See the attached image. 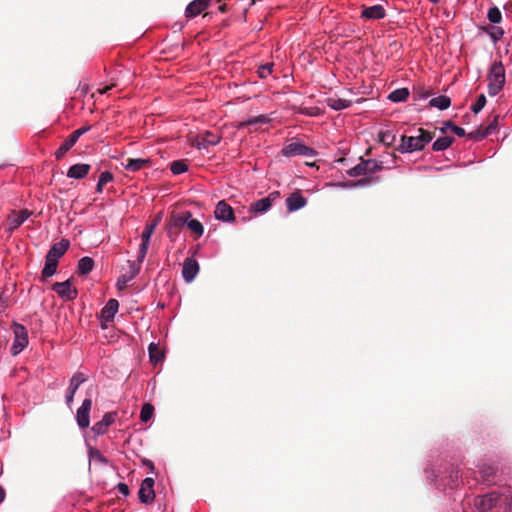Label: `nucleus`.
<instances>
[{
  "label": "nucleus",
  "instance_id": "nucleus-1",
  "mask_svg": "<svg viewBox=\"0 0 512 512\" xmlns=\"http://www.w3.org/2000/svg\"><path fill=\"white\" fill-rule=\"evenodd\" d=\"M488 93L490 96L497 95L505 85V69L501 61L494 62L489 70L487 77Z\"/></svg>",
  "mask_w": 512,
  "mask_h": 512
},
{
  "label": "nucleus",
  "instance_id": "nucleus-2",
  "mask_svg": "<svg viewBox=\"0 0 512 512\" xmlns=\"http://www.w3.org/2000/svg\"><path fill=\"white\" fill-rule=\"evenodd\" d=\"M383 169L382 163L374 159L361 160L359 164L350 168L347 174L350 177H358L367 174H373Z\"/></svg>",
  "mask_w": 512,
  "mask_h": 512
},
{
  "label": "nucleus",
  "instance_id": "nucleus-3",
  "mask_svg": "<svg viewBox=\"0 0 512 512\" xmlns=\"http://www.w3.org/2000/svg\"><path fill=\"white\" fill-rule=\"evenodd\" d=\"M281 153L285 157H293L300 155L306 158H313L317 155V152L313 148L308 147L299 141L286 144L282 148Z\"/></svg>",
  "mask_w": 512,
  "mask_h": 512
},
{
  "label": "nucleus",
  "instance_id": "nucleus-4",
  "mask_svg": "<svg viewBox=\"0 0 512 512\" xmlns=\"http://www.w3.org/2000/svg\"><path fill=\"white\" fill-rule=\"evenodd\" d=\"M14 342L11 347L12 355H18L28 345L27 329L18 323L13 324Z\"/></svg>",
  "mask_w": 512,
  "mask_h": 512
},
{
  "label": "nucleus",
  "instance_id": "nucleus-5",
  "mask_svg": "<svg viewBox=\"0 0 512 512\" xmlns=\"http://www.w3.org/2000/svg\"><path fill=\"white\" fill-rule=\"evenodd\" d=\"M501 498V494L493 491L485 495H479L474 499V506L481 512H488L496 506Z\"/></svg>",
  "mask_w": 512,
  "mask_h": 512
},
{
  "label": "nucleus",
  "instance_id": "nucleus-6",
  "mask_svg": "<svg viewBox=\"0 0 512 512\" xmlns=\"http://www.w3.org/2000/svg\"><path fill=\"white\" fill-rule=\"evenodd\" d=\"M52 290L56 292L59 297L65 301H72L76 299L78 291L71 285V280L68 279L64 282H56L52 285Z\"/></svg>",
  "mask_w": 512,
  "mask_h": 512
},
{
  "label": "nucleus",
  "instance_id": "nucleus-7",
  "mask_svg": "<svg viewBox=\"0 0 512 512\" xmlns=\"http://www.w3.org/2000/svg\"><path fill=\"white\" fill-rule=\"evenodd\" d=\"M154 483V479L151 477H147L142 481L140 489L138 491L140 502L144 504H150L154 501Z\"/></svg>",
  "mask_w": 512,
  "mask_h": 512
},
{
  "label": "nucleus",
  "instance_id": "nucleus-8",
  "mask_svg": "<svg viewBox=\"0 0 512 512\" xmlns=\"http://www.w3.org/2000/svg\"><path fill=\"white\" fill-rule=\"evenodd\" d=\"M91 408L92 400L90 398H86L83 400L82 405L77 410L76 421L81 429L88 428L90 425Z\"/></svg>",
  "mask_w": 512,
  "mask_h": 512
},
{
  "label": "nucleus",
  "instance_id": "nucleus-9",
  "mask_svg": "<svg viewBox=\"0 0 512 512\" xmlns=\"http://www.w3.org/2000/svg\"><path fill=\"white\" fill-rule=\"evenodd\" d=\"M31 214L32 212L27 209H23L20 211H11V213L7 217V225L9 232H13L17 228H19L24 223V221H26L31 216Z\"/></svg>",
  "mask_w": 512,
  "mask_h": 512
},
{
  "label": "nucleus",
  "instance_id": "nucleus-10",
  "mask_svg": "<svg viewBox=\"0 0 512 512\" xmlns=\"http://www.w3.org/2000/svg\"><path fill=\"white\" fill-rule=\"evenodd\" d=\"M424 149L418 136H401V142L397 150L401 153H410Z\"/></svg>",
  "mask_w": 512,
  "mask_h": 512
},
{
  "label": "nucleus",
  "instance_id": "nucleus-11",
  "mask_svg": "<svg viewBox=\"0 0 512 512\" xmlns=\"http://www.w3.org/2000/svg\"><path fill=\"white\" fill-rule=\"evenodd\" d=\"M192 216L191 212L185 211L179 214H173L167 224V234L172 238L173 230H180L187 224V219Z\"/></svg>",
  "mask_w": 512,
  "mask_h": 512
},
{
  "label": "nucleus",
  "instance_id": "nucleus-12",
  "mask_svg": "<svg viewBox=\"0 0 512 512\" xmlns=\"http://www.w3.org/2000/svg\"><path fill=\"white\" fill-rule=\"evenodd\" d=\"M87 380V377L82 372L75 373L70 379L69 387L66 393V404L68 407H71L74 399V395L79 388V386Z\"/></svg>",
  "mask_w": 512,
  "mask_h": 512
},
{
  "label": "nucleus",
  "instance_id": "nucleus-13",
  "mask_svg": "<svg viewBox=\"0 0 512 512\" xmlns=\"http://www.w3.org/2000/svg\"><path fill=\"white\" fill-rule=\"evenodd\" d=\"M214 214L216 219L224 222H233L235 220L234 210L225 200L218 202Z\"/></svg>",
  "mask_w": 512,
  "mask_h": 512
},
{
  "label": "nucleus",
  "instance_id": "nucleus-14",
  "mask_svg": "<svg viewBox=\"0 0 512 512\" xmlns=\"http://www.w3.org/2000/svg\"><path fill=\"white\" fill-rule=\"evenodd\" d=\"M279 197V192H273L269 196L253 202L250 205V212L264 213L270 209L272 202Z\"/></svg>",
  "mask_w": 512,
  "mask_h": 512
},
{
  "label": "nucleus",
  "instance_id": "nucleus-15",
  "mask_svg": "<svg viewBox=\"0 0 512 512\" xmlns=\"http://www.w3.org/2000/svg\"><path fill=\"white\" fill-rule=\"evenodd\" d=\"M198 272H199L198 262L194 258H191V257L186 258L183 263V268H182V275H183L184 280L187 283L192 282L194 280V278L196 277V275L198 274Z\"/></svg>",
  "mask_w": 512,
  "mask_h": 512
},
{
  "label": "nucleus",
  "instance_id": "nucleus-16",
  "mask_svg": "<svg viewBox=\"0 0 512 512\" xmlns=\"http://www.w3.org/2000/svg\"><path fill=\"white\" fill-rule=\"evenodd\" d=\"M386 16V10L382 5L363 6L361 17L367 20H379Z\"/></svg>",
  "mask_w": 512,
  "mask_h": 512
},
{
  "label": "nucleus",
  "instance_id": "nucleus-17",
  "mask_svg": "<svg viewBox=\"0 0 512 512\" xmlns=\"http://www.w3.org/2000/svg\"><path fill=\"white\" fill-rule=\"evenodd\" d=\"M155 230V224H148L142 232L141 239L142 243L139 249V263H142L145 259L149 247L151 235Z\"/></svg>",
  "mask_w": 512,
  "mask_h": 512
},
{
  "label": "nucleus",
  "instance_id": "nucleus-18",
  "mask_svg": "<svg viewBox=\"0 0 512 512\" xmlns=\"http://www.w3.org/2000/svg\"><path fill=\"white\" fill-rule=\"evenodd\" d=\"M70 245L69 240L62 239L61 241L53 244L49 249L46 257L59 261V259L66 253Z\"/></svg>",
  "mask_w": 512,
  "mask_h": 512
},
{
  "label": "nucleus",
  "instance_id": "nucleus-19",
  "mask_svg": "<svg viewBox=\"0 0 512 512\" xmlns=\"http://www.w3.org/2000/svg\"><path fill=\"white\" fill-rule=\"evenodd\" d=\"M152 164V161L149 158L142 159V158H128L126 163H122L125 170L129 172H137L145 168H149Z\"/></svg>",
  "mask_w": 512,
  "mask_h": 512
},
{
  "label": "nucleus",
  "instance_id": "nucleus-20",
  "mask_svg": "<svg viewBox=\"0 0 512 512\" xmlns=\"http://www.w3.org/2000/svg\"><path fill=\"white\" fill-rule=\"evenodd\" d=\"M307 204V199L302 196L299 190L290 194L286 199L287 209L292 212L303 208Z\"/></svg>",
  "mask_w": 512,
  "mask_h": 512
},
{
  "label": "nucleus",
  "instance_id": "nucleus-21",
  "mask_svg": "<svg viewBox=\"0 0 512 512\" xmlns=\"http://www.w3.org/2000/svg\"><path fill=\"white\" fill-rule=\"evenodd\" d=\"M210 1L211 0H193L191 3L188 4L185 10L186 17H196L208 7Z\"/></svg>",
  "mask_w": 512,
  "mask_h": 512
},
{
  "label": "nucleus",
  "instance_id": "nucleus-22",
  "mask_svg": "<svg viewBox=\"0 0 512 512\" xmlns=\"http://www.w3.org/2000/svg\"><path fill=\"white\" fill-rule=\"evenodd\" d=\"M115 421V413H106L102 420L96 422L92 431L97 435H103L107 432L108 427Z\"/></svg>",
  "mask_w": 512,
  "mask_h": 512
},
{
  "label": "nucleus",
  "instance_id": "nucleus-23",
  "mask_svg": "<svg viewBox=\"0 0 512 512\" xmlns=\"http://www.w3.org/2000/svg\"><path fill=\"white\" fill-rule=\"evenodd\" d=\"M119 303L116 299H110L101 310V319L103 322L113 321L118 311Z\"/></svg>",
  "mask_w": 512,
  "mask_h": 512
},
{
  "label": "nucleus",
  "instance_id": "nucleus-24",
  "mask_svg": "<svg viewBox=\"0 0 512 512\" xmlns=\"http://www.w3.org/2000/svg\"><path fill=\"white\" fill-rule=\"evenodd\" d=\"M221 140V137L218 134H215L210 131H205L202 133L199 137V140L197 141V147L199 149L206 148L207 146L211 145H217Z\"/></svg>",
  "mask_w": 512,
  "mask_h": 512
},
{
  "label": "nucleus",
  "instance_id": "nucleus-25",
  "mask_svg": "<svg viewBox=\"0 0 512 512\" xmlns=\"http://www.w3.org/2000/svg\"><path fill=\"white\" fill-rule=\"evenodd\" d=\"M90 168L89 164L84 163L72 165L67 171V176L74 179H83L89 173Z\"/></svg>",
  "mask_w": 512,
  "mask_h": 512
},
{
  "label": "nucleus",
  "instance_id": "nucleus-26",
  "mask_svg": "<svg viewBox=\"0 0 512 512\" xmlns=\"http://www.w3.org/2000/svg\"><path fill=\"white\" fill-rule=\"evenodd\" d=\"M58 262L59 261L57 260L45 257V266L41 273L42 281H46L48 278L52 277L56 273Z\"/></svg>",
  "mask_w": 512,
  "mask_h": 512
},
{
  "label": "nucleus",
  "instance_id": "nucleus-27",
  "mask_svg": "<svg viewBox=\"0 0 512 512\" xmlns=\"http://www.w3.org/2000/svg\"><path fill=\"white\" fill-rule=\"evenodd\" d=\"M326 104L328 107L338 111L350 107L352 105V101L337 97H328L326 99Z\"/></svg>",
  "mask_w": 512,
  "mask_h": 512
},
{
  "label": "nucleus",
  "instance_id": "nucleus-28",
  "mask_svg": "<svg viewBox=\"0 0 512 512\" xmlns=\"http://www.w3.org/2000/svg\"><path fill=\"white\" fill-rule=\"evenodd\" d=\"M94 260L91 257L85 256L78 261L77 272L79 275H87L94 268Z\"/></svg>",
  "mask_w": 512,
  "mask_h": 512
},
{
  "label": "nucleus",
  "instance_id": "nucleus-29",
  "mask_svg": "<svg viewBox=\"0 0 512 512\" xmlns=\"http://www.w3.org/2000/svg\"><path fill=\"white\" fill-rule=\"evenodd\" d=\"M91 129V126L88 125V126H83L81 128H78L76 129L75 131H73L69 136L68 138L64 141V144H66V146L68 148H72L76 142L78 141V139L83 135L85 134L86 132H88L89 130Z\"/></svg>",
  "mask_w": 512,
  "mask_h": 512
},
{
  "label": "nucleus",
  "instance_id": "nucleus-30",
  "mask_svg": "<svg viewBox=\"0 0 512 512\" xmlns=\"http://www.w3.org/2000/svg\"><path fill=\"white\" fill-rule=\"evenodd\" d=\"M186 226L194 234L195 239L200 238L204 233V227L202 223L197 219H193L192 216L187 219Z\"/></svg>",
  "mask_w": 512,
  "mask_h": 512
},
{
  "label": "nucleus",
  "instance_id": "nucleus-31",
  "mask_svg": "<svg viewBox=\"0 0 512 512\" xmlns=\"http://www.w3.org/2000/svg\"><path fill=\"white\" fill-rule=\"evenodd\" d=\"M429 105L431 107H436L440 110H445L450 107L451 99H450V97H448L446 95H440L438 97L432 98L429 101Z\"/></svg>",
  "mask_w": 512,
  "mask_h": 512
},
{
  "label": "nucleus",
  "instance_id": "nucleus-32",
  "mask_svg": "<svg viewBox=\"0 0 512 512\" xmlns=\"http://www.w3.org/2000/svg\"><path fill=\"white\" fill-rule=\"evenodd\" d=\"M270 121V119L265 115H258L252 118H249L248 120L241 121L238 123L237 128L242 129L245 127H248L250 125H256V124H266Z\"/></svg>",
  "mask_w": 512,
  "mask_h": 512
},
{
  "label": "nucleus",
  "instance_id": "nucleus-33",
  "mask_svg": "<svg viewBox=\"0 0 512 512\" xmlns=\"http://www.w3.org/2000/svg\"><path fill=\"white\" fill-rule=\"evenodd\" d=\"M454 142V138L450 136H444L438 138L432 145L434 151H443L450 147Z\"/></svg>",
  "mask_w": 512,
  "mask_h": 512
},
{
  "label": "nucleus",
  "instance_id": "nucleus-34",
  "mask_svg": "<svg viewBox=\"0 0 512 512\" xmlns=\"http://www.w3.org/2000/svg\"><path fill=\"white\" fill-rule=\"evenodd\" d=\"M408 97L409 90L407 88H400L392 91L389 94L388 99L392 102H403L406 101Z\"/></svg>",
  "mask_w": 512,
  "mask_h": 512
},
{
  "label": "nucleus",
  "instance_id": "nucleus-35",
  "mask_svg": "<svg viewBox=\"0 0 512 512\" xmlns=\"http://www.w3.org/2000/svg\"><path fill=\"white\" fill-rule=\"evenodd\" d=\"M113 180V174L109 171H104L100 174L97 186H96V192L102 193L104 186L111 182Z\"/></svg>",
  "mask_w": 512,
  "mask_h": 512
},
{
  "label": "nucleus",
  "instance_id": "nucleus-36",
  "mask_svg": "<svg viewBox=\"0 0 512 512\" xmlns=\"http://www.w3.org/2000/svg\"><path fill=\"white\" fill-rule=\"evenodd\" d=\"M148 351H149V356H150L151 362L156 364L162 360L163 353L156 344L150 343V345L148 347Z\"/></svg>",
  "mask_w": 512,
  "mask_h": 512
},
{
  "label": "nucleus",
  "instance_id": "nucleus-37",
  "mask_svg": "<svg viewBox=\"0 0 512 512\" xmlns=\"http://www.w3.org/2000/svg\"><path fill=\"white\" fill-rule=\"evenodd\" d=\"M128 264V270L125 275L131 281L139 274L141 263H139L138 259L137 262L128 261Z\"/></svg>",
  "mask_w": 512,
  "mask_h": 512
},
{
  "label": "nucleus",
  "instance_id": "nucleus-38",
  "mask_svg": "<svg viewBox=\"0 0 512 512\" xmlns=\"http://www.w3.org/2000/svg\"><path fill=\"white\" fill-rule=\"evenodd\" d=\"M154 413V406L150 403H145L142 406L141 412H140V419L142 422H148Z\"/></svg>",
  "mask_w": 512,
  "mask_h": 512
},
{
  "label": "nucleus",
  "instance_id": "nucleus-39",
  "mask_svg": "<svg viewBox=\"0 0 512 512\" xmlns=\"http://www.w3.org/2000/svg\"><path fill=\"white\" fill-rule=\"evenodd\" d=\"M170 169L173 174L178 175V174L186 172L188 170V166L184 161L178 160V161H173L171 163Z\"/></svg>",
  "mask_w": 512,
  "mask_h": 512
},
{
  "label": "nucleus",
  "instance_id": "nucleus-40",
  "mask_svg": "<svg viewBox=\"0 0 512 512\" xmlns=\"http://www.w3.org/2000/svg\"><path fill=\"white\" fill-rule=\"evenodd\" d=\"M487 18L491 23H500L502 20L501 11L497 7H492L487 13Z\"/></svg>",
  "mask_w": 512,
  "mask_h": 512
},
{
  "label": "nucleus",
  "instance_id": "nucleus-41",
  "mask_svg": "<svg viewBox=\"0 0 512 512\" xmlns=\"http://www.w3.org/2000/svg\"><path fill=\"white\" fill-rule=\"evenodd\" d=\"M418 132H419V139H420V142L422 143L423 147H425L434 137V134L423 129V128H419L418 129Z\"/></svg>",
  "mask_w": 512,
  "mask_h": 512
},
{
  "label": "nucleus",
  "instance_id": "nucleus-42",
  "mask_svg": "<svg viewBox=\"0 0 512 512\" xmlns=\"http://www.w3.org/2000/svg\"><path fill=\"white\" fill-rule=\"evenodd\" d=\"M274 64L266 63L258 68V75L260 78L265 79L272 74Z\"/></svg>",
  "mask_w": 512,
  "mask_h": 512
},
{
  "label": "nucleus",
  "instance_id": "nucleus-43",
  "mask_svg": "<svg viewBox=\"0 0 512 512\" xmlns=\"http://www.w3.org/2000/svg\"><path fill=\"white\" fill-rule=\"evenodd\" d=\"M486 96L484 94L479 95L477 101L471 106L473 113L478 114L486 105Z\"/></svg>",
  "mask_w": 512,
  "mask_h": 512
},
{
  "label": "nucleus",
  "instance_id": "nucleus-44",
  "mask_svg": "<svg viewBox=\"0 0 512 512\" xmlns=\"http://www.w3.org/2000/svg\"><path fill=\"white\" fill-rule=\"evenodd\" d=\"M488 135L486 134L484 128L479 127L478 129L467 134V137L474 140H482L486 138Z\"/></svg>",
  "mask_w": 512,
  "mask_h": 512
},
{
  "label": "nucleus",
  "instance_id": "nucleus-45",
  "mask_svg": "<svg viewBox=\"0 0 512 512\" xmlns=\"http://www.w3.org/2000/svg\"><path fill=\"white\" fill-rule=\"evenodd\" d=\"M504 35V31L501 27L493 26L489 36L491 37L492 41L496 43L499 41Z\"/></svg>",
  "mask_w": 512,
  "mask_h": 512
},
{
  "label": "nucleus",
  "instance_id": "nucleus-46",
  "mask_svg": "<svg viewBox=\"0 0 512 512\" xmlns=\"http://www.w3.org/2000/svg\"><path fill=\"white\" fill-rule=\"evenodd\" d=\"M445 125L446 126H449L450 129L458 136V137H464V136H467L466 132H465V129H463L462 127H459L457 125H455L452 121H447L445 122Z\"/></svg>",
  "mask_w": 512,
  "mask_h": 512
},
{
  "label": "nucleus",
  "instance_id": "nucleus-47",
  "mask_svg": "<svg viewBox=\"0 0 512 512\" xmlns=\"http://www.w3.org/2000/svg\"><path fill=\"white\" fill-rule=\"evenodd\" d=\"M431 95V92L424 87L414 89V96L416 99H426Z\"/></svg>",
  "mask_w": 512,
  "mask_h": 512
},
{
  "label": "nucleus",
  "instance_id": "nucleus-48",
  "mask_svg": "<svg viewBox=\"0 0 512 512\" xmlns=\"http://www.w3.org/2000/svg\"><path fill=\"white\" fill-rule=\"evenodd\" d=\"M499 115H495L487 127L484 128L487 135L491 134L498 127Z\"/></svg>",
  "mask_w": 512,
  "mask_h": 512
},
{
  "label": "nucleus",
  "instance_id": "nucleus-49",
  "mask_svg": "<svg viewBox=\"0 0 512 512\" xmlns=\"http://www.w3.org/2000/svg\"><path fill=\"white\" fill-rule=\"evenodd\" d=\"M70 150V148H68L66 146V144H64V142L60 145V147L55 151V157L57 160H60L62 159L65 154Z\"/></svg>",
  "mask_w": 512,
  "mask_h": 512
},
{
  "label": "nucleus",
  "instance_id": "nucleus-50",
  "mask_svg": "<svg viewBox=\"0 0 512 512\" xmlns=\"http://www.w3.org/2000/svg\"><path fill=\"white\" fill-rule=\"evenodd\" d=\"M395 139L394 135H391L389 133H382L380 134V141L385 145H391Z\"/></svg>",
  "mask_w": 512,
  "mask_h": 512
},
{
  "label": "nucleus",
  "instance_id": "nucleus-51",
  "mask_svg": "<svg viewBox=\"0 0 512 512\" xmlns=\"http://www.w3.org/2000/svg\"><path fill=\"white\" fill-rule=\"evenodd\" d=\"M128 282H130V280L126 277V275L125 274L121 275L117 280L118 289L123 290L124 288H126Z\"/></svg>",
  "mask_w": 512,
  "mask_h": 512
},
{
  "label": "nucleus",
  "instance_id": "nucleus-52",
  "mask_svg": "<svg viewBox=\"0 0 512 512\" xmlns=\"http://www.w3.org/2000/svg\"><path fill=\"white\" fill-rule=\"evenodd\" d=\"M117 489H118V491H119L122 495H124V496H128V495H129V487H128V485H127V484H125V483H119V484L117 485Z\"/></svg>",
  "mask_w": 512,
  "mask_h": 512
},
{
  "label": "nucleus",
  "instance_id": "nucleus-53",
  "mask_svg": "<svg viewBox=\"0 0 512 512\" xmlns=\"http://www.w3.org/2000/svg\"><path fill=\"white\" fill-rule=\"evenodd\" d=\"M92 455L103 463H107V459L98 450H93Z\"/></svg>",
  "mask_w": 512,
  "mask_h": 512
},
{
  "label": "nucleus",
  "instance_id": "nucleus-54",
  "mask_svg": "<svg viewBox=\"0 0 512 512\" xmlns=\"http://www.w3.org/2000/svg\"><path fill=\"white\" fill-rule=\"evenodd\" d=\"M494 474V470L491 467H488L486 470H483V476L487 479Z\"/></svg>",
  "mask_w": 512,
  "mask_h": 512
},
{
  "label": "nucleus",
  "instance_id": "nucleus-55",
  "mask_svg": "<svg viewBox=\"0 0 512 512\" xmlns=\"http://www.w3.org/2000/svg\"><path fill=\"white\" fill-rule=\"evenodd\" d=\"M142 462L145 466L149 467L151 471L154 470V464L151 460L144 459Z\"/></svg>",
  "mask_w": 512,
  "mask_h": 512
},
{
  "label": "nucleus",
  "instance_id": "nucleus-56",
  "mask_svg": "<svg viewBox=\"0 0 512 512\" xmlns=\"http://www.w3.org/2000/svg\"><path fill=\"white\" fill-rule=\"evenodd\" d=\"M370 181H371V179H369V178H363V179L357 181L356 183H354L353 186L365 185V184H368Z\"/></svg>",
  "mask_w": 512,
  "mask_h": 512
},
{
  "label": "nucleus",
  "instance_id": "nucleus-57",
  "mask_svg": "<svg viewBox=\"0 0 512 512\" xmlns=\"http://www.w3.org/2000/svg\"><path fill=\"white\" fill-rule=\"evenodd\" d=\"M493 26L491 25H486V26H482L481 27V30L487 34H490L491 30H492Z\"/></svg>",
  "mask_w": 512,
  "mask_h": 512
},
{
  "label": "nucleus",
  "instance_id": "nucleus-58",
  "mask_svg": "<svg viewBox=\"0 0 512 512\" xmlns=\"http://www.w3.org/2000/svg\"><path fill=\"white\" fill-rule=\"evenodd\" d=\"M5 498V490L0 486V503L3 502Z\"/></svg>",
  "mask_w": 512,
  "mask_h": 512
},
{
  "label": "nucleus",
  "instance_id": "nucleus-59",
  "mask_svg": "<svg viewBox=\"0 0 512 512\" xmlns=\"http://www.w3.org/2000/svg\"><path fill=\"white\" fill-rule=\"evenodd\" d=\"M112 86H113V85H111V86H106V87H105V88H103L102 90H99V92H100L101 94L107 93L109 90H111Z\"/></svg>",
  "mask_w": 512,
  "mask_h": 512
},
{
  "label": "nucleus",
  "instance_id": "nucleus-60",
  "mask_svg": "<svg viewBox=\"0 0 512 512\" xmlns=\"http://www.w3.org/2000/svg\"><path fill=\"white\" fill-rule=\"evenodd\" d=\"M219 11L222 12V13L226 12L227 11V5L226 4H221L219 6Z\"/></svg>",
  "mask_w": 512,
  "mask_h": 512
},
{
  "label": "nucleus",
  "instance_id": "nucleus-61",
  "mask_svg": "<svg viewBox=\"0 0 512 512\" xmlns=\"http://www.w3.org/2000/svg\"><path fill=\"white\" fill-rule=\"evenodd\" d=\"M179 231H180V230H173V232H172V238H170V239H171V240H175V239H176V237H177V236H178V234H179Z\"/></svg>",
  "mask_w": 512,
  "mask_h": 512
},
{
  "label": "nucleus",
  "instance_id": "nucleus-62",
  "mask_svg": "<svg viewBox=\"0 0 512 512\" xmlns=\"http://www.w3.org/2000/svg\"><path fill=\"white\" fill-rule=\"evenodd\" d=\"M449 128H450L449 126H446V125L444 124V127H443V128H441V132H442V133H445V132H446V129H449Z\"/></svg>",
  "mask_w": 512,
  "mask_h": 512
},
{
  "label": "nucleus",
  "instance_id": "nucleus-63",
  "mask_svg": "<svg viewBox=\"0 0 512 512\" xmlns=\"http://www.w3.org/2000/svg\"><path fill=\"white\" fill-rule=\"evenodd\" d=\"M158 222H159V218H156L153 220V222L151 224H155V227L158 225Z\"/></svg>",
  "mask_w": 512,
  "mask_h": 512
},
{
  "label": "nucleus",
  "instance_id": "nucleus-64",
  "mask_svg": "<svg viewBox=\"0 0 512 512\" xmlns=\"http://www.w3.org/2000/svg\"><path fill=\"white\" fill-rule=\"evenodd\" d=\"M344 161H345V158H340L337 160V162H341V163H343Z\"/></svg>",
  "mask_w": 512,
  "mask_h": 512
}]
</instances>
